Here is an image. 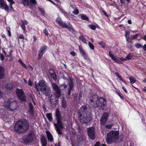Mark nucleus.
I'll return each instance as SVG.
<instances>
[{
  "instance_id": "nucleus-1",
  "label": "nucleus",
  "mask_w": 146,
  "mask_h": 146,
  "mask_svg": "<svg viewBox=\"0 0 146 146\" xmlns=\"http://www.w3.org/2000/svg\"><path fill=\"white\" fill-rule=\"evenodd\" d=\"M88 110L86 105H83L79 110V119L82 123L88 124L92 119V114L88 111Z\"/></svg>"
},
{
  "instance_id": "nucleus-2",
  "label": "nucleus",
  "mask_w": 146,
  "mask_h": 146,
  "mask_svg": "<svg viewBox=\"0 0 146 146\" xmlns=\"http://www.w3.org/2000/svg\"><path fill=\"white\" fill-rule=\"evenodd\" d=\"M29 127V124L27 120L25 119H21L16 122L14 129L17 133H22L27 131Z\"/></svg>"
},
{
  "instance_id": "nucleus-3",
  "label": "nucleus",
  "mask_w": 146,
  "mask_h": 146,
  "mask_svg": "<svg viewBox=\"0 0 146 146\" xmlns=\"http://www.w3.org/2000/svg\"><path fill=\"white\" fill-rule=\"evenodd\" d=\"M90 105L94 108H96L100 106L102 109L104 110L105 108L106 100L105 99L94 95L90 97Z\"/></svg>"
},
{
  "instance_id": "nucleus-4",
  "label": "nucleus",
  "mask_w": 146,
  "mask_h": 146,
  "mask_svg": "<svg viewBox=\"0 0 146 146\" xmlns=\"http://www.w3.org/2000/svg\"><path fill=\"white\" fill-rule=\"evenodd\" d=\"M56 117L57 123H54V125L57 133L60 135L62 134L61 129L64 127V126L62 121V115L58 109H56Z\"/></svg>"
},
{
  "instance_id": "nucleus-5",
  "label": "nucleus",
  "mask_w": 146,
  "mask_h": 146,
  "mask_svg": "<svg viewBox=\"0 0 146 146\" xmlns=\"http://www.w3.org/2000/svg\"><path fill=\"white\" fill-rule=\"evenodd\" d=\"M119 133L118 131H111L107 134L106 139L107 143L111 144L113 142H116L119 139Z\"/></svg>"
},
{
  "instance_id": "nucleus-6",
  "label": "nucleus",
  "mask_w": 146,
  "mask_h": 146,
  "mask_svg": "<svg viewBox=\"0 0 146 146\" xmlns=\"http://www.w3.org/2000/svg\"><path fill=\"white\" fill-rule=\"evenodd\" d=\"M5 105L8 110L12 111L16 109L18 107L17 101L14 98L6 99L5 100Z\"/></svg>"
},
{
  "instance_id": "nucleus-7",
  "label": "nucleus",
  "mask_w": 146,
  "mask_h": 146,
  "mask_svg": "<svg viewBox=\"0 0 146 146\" xmlns=\"http://www.w3.org/2000/svg\"><path fill=\"white\" fill-rule=\"evenodd\" d=\"M52 86L54 92L53 95H51L50 97H49V100L50 102L57 100L56 99L58 98L61 95V90L58 86L54 83H52Z\"/></svg>"
},
{
  "instance_id": "nucleus-8",
  "label": "nucleus",
  "mask_w": 146,
  "mask_h": 146,
  "mask_svg": "<svg viewBox=\"0 0 146 146\" xmlns=\"http://www.w3.org/2000/svg\"><path fill=\"white\" fill-rule=\"evenodd\" d=\"M38 84V86H36V89L37 92L40 95V93L39 89L40 91H41V90L44 89L46 87L49 86L48 84L43 80H41L39 81Z\"/></svg>"
},
{
  "instance_id": "nucleus-9",
  "label": "nucleus",
  "mask_w": 146,
  "mask_h": 146,
  "mask_svg": "<svg viewBox=\"0 0 146 146\" xmlns=\"http://www.w3.org/2000/svg\"><path fill=\"white\" fill-rule=\"evenodd\" d=\"M16 93L17 97L21 102H26V96L23 90L17 88L16 91Z\"/></svg>"
},
{
  "instance_id": "nucleus-10",
  "label": "nucleus",
  "mask_w": 146,
  "mask_h": 146,
  "mask_svg": "<svg viewBox=\"0 0 146 146\" xmlns=\"http://www.w3.org/2000/svg\"><path fill=\"white\" fill-rule=\"evenodd\" d=\"M87 133L88 136L91 139L94 140L95 139L96 132L94 127H91L88 128Z\"/></svg>"
},
{
  "instance_id": "nucleus-11",
  "label": "nucleus",
  "mask_w": 146,
  "mask_h": 146,
  "mask_svg": "<svg viewBox=\"0 0 146 146\" xmlns=\"http://www.w3.org/2000/svg\"><path fill=\"white\" fill-rule=\"evenodd\" d=\"M0 8L7 12H9V8L4 0H0Z\"/></svg>"
},
{
  "instance_id": "nucleus-12",
  "label": "nucleus",
  "mask_w": 146,
  "mask_h": 146,
  "mask_svg": "<svg viewBox=\"0 0 146 146\" xmlns=\"http://www.w3.org/2000/svg\"><path fill=\"white\" fill-rule=\"evenodd\" d=\"M109 116L108 113L106 112L103 114L100 121L101 123L103 125H104L107 121V119Z\"/></svg>"
},
{
  "instance_id": "nucleus-13",
  "label": "nucleus",
  "mask_w": 146,
  "mask_h": 146,
  "mask_svg": "<svg viewBox=\"0 0 146 146\" xmlns=\"http://www.w3.org/2000/svg\"><path fill=\"white\" fill-rule=\"evenodd\" d=\"M42 94L45 95L46 96H48L50 95L51 90L49 86L46 87L44 89L40 91Z\"/></svg>"
},
{
  "instance_id": "nucleus-14",
  "label": "nucleus",
  "mask_w": 146,
  "mask_h": 146,
  "mask_svg": "<svg viewBox=\"0 0 146 146\" xmlns=\"http://www.w3.org/2000/svg\"><path fill=\"white\" fill-rule=\"evenodd\" d=\"M20 3L23 4L25 6H28L30 9H33V5L29 0H21Z\"/></svg>"
},
{
  "instance_id": "nucleus-15",
  "label": "nucleus",
  "mask_w": 146,
  "mask_h": 146,
  "mask_svg": "<svg viewBox=\"0 0 146 146\" xmlns=\"http://www.w3.org/2000/svg\"><path fill=\"white\" fill-rule=\"evenodd\" d=\"M46 46H42L41 48L38 57V59H40L42 57L43 54L46 51Z\"/></svg>"
},
{
  "instance_id": "nucleus-16",
  "label": "nucleus",
  "mask_w": 146,
  "mask_h": 146,
  "mask_svg": "<svg viewBox=\"0 0 146 146\" xmlns=\"http://www.w3.org/2000/svg\"><path fill=\"white\" fill-rule=\"evenodd\" d=\"M130 35V33L128 31H126L125 32V37L127 40V41L128 42L127 43V45L128 48L130 49V50L131 51H133V50L132 49V45L131 43H130L129 44V42L128 41V38H129V36Z\"/></svg>"
},
{
  "instance_id": "nucleus-17",
  "label": "nucleus",
  "mask_w": 146,
  "mask_h": 146,
  "mask_svg": "<svg viewBox=\"0 0 146 146\" xmlns=\"http://www.w3.org/2000/svg\"><path fill=\"white\" fill-rule=\"evenodd\" d=\"M23 139L25 142L29 143L32 141L33 139V137L31 134H29L27 137H23Z\"/></svg>"
},
{
  "instance_id": "nucleus-18",
  "label": "nucleus",
  "mask_w": 146,
  "mask_h": 146,
  "mask_svg": "<svg viewBox=\"0 0 146 146\" xmlns=\"http://www.w3.org/2000/svg\"><path fill=\"white\" fill-rule=\"evenodd\" d=\"M79 50L82 56L85 59H88V56L85 51L84 49H83L82 47L80 46H79Z\"/></svg>"
},
{
  "instance_id": "nucleus-19",
  "label": "nucleus",
  "mask_w": 146,
  "mask_h": 146,
  "mask_svg": "<svg viewBox=\"0 0 146 146\" xmlns=\"http://www.w3.org/2000/svg\"><path fill=\"white\" fill-rule=\"evenodd\" d=\"M68 85L69 86V88H68V95L69 96L70 95V92L74 88L73 85V82L72 80L70 78V79L68 80Z\"/></svg>"
},
{
  "instance_id": "nucleus-20",
  "label": "nucleus",
  "mask_w": 146,
  "mask_h": 146,
  "mask_svg": "<svg viewBox=\"0 0 146 146\" xmlns=\"http://www.w3.org/2000/svg\"><path fill=\"white\" fill-rule=\"evenodd\" d=\"M40 140L42 146H47L46 139L44 135L41 136Z\"/></svg>"
},
{
  "instance_id": "nucleus-21",
  "label": "nucleus",
  "mask_w": 146,
  "mask_h": 146,
  "mask_svg": "<svg viewBox=\"0 0 146 146\" xmlns=\"http://www.w3.org/2000/svg\"><path fill=\"white\" fill-rule=\"evenodd\" d=\"M13 86V84L12 83H5L3 86V87L5 88L7 90H10L12 89Z\"/></svg>"
},
{
  "instance_id": "nucleus-22",
  "label": "nucleus",
  "mask_w": 146,
  "mask_h": 146,
  "mask_svg": "<svg viewBox=\"0 0 146 146\" xmlns=\"http://www.w3.org/2000/svg\"><path fill=\"white\" fill-rule=\"evenodd\" d=\"M46 133L48 140L50 142L53 141V138L52 134L48 131H46Z\"/></svg>"
},
{
  "instance_id": "nucleus-23",
  "label": "nucleus",
  "mask_w": 146,
  "mask_h": 146,
  "mask_svg": "<svg viewBox=\"0 0 146 146\" xmlns=\"http://www.w3.org/2000/svg\"><path fill=\"white\" fill-rule=\"evenodd\" d=\"M5 72L3 68L0 66V79H2L4 77Z\"/></svg>"
},
{
  "instance_id": "nucleus-24",
  "label": "nucleus",
  "mask_w": 146,
  "mask_h": 146,
  "mask_svg": "<svg viewBox=\"0 0 146 146\" xmlns=\"http://www.w3.org/2000/svg\"><path fill=\"white\" fill-rule=\"evenodd\" d=\"M29 112L30 114L33 115V106L32 104L30 103L29 104Z\"/></svg>"
},
{
  "instance_id": "nucleus-25",
  "label": "nucleus",
  "mask_w": 146,
  "mask_h": 146,
  "mask_svg": "<svg viewBox=\"0 0 146 146\" xmlns=\"http://www.w3.org/2000/svg\"><path fill=\"white\" fill-rule=\"evenodd\" d=\"M10 3V10L13 12L14 11V9L13 8L12 5L13 4H15V2L13 0H7Z\"/></svg>"
},
{
  "instance_id": "nucleus-26",
  "label": "nucleus",
  "mask_w": 146,
  "mask_h": 146,
  "mask_svg": "<svg viewBox=\"0 0 146 146\" xmlns=\"http://www.w3.org/2000/svg\"><path fill=\"white\" fill-rule=\"evenodd\" d=\"M46 116L49 121L50 122L52 121L53 119L51 113H47L46 114Z\"/></svg>"
},
{
  "instance_id": "nucleus-27",
  "label": "nucleus",
  "mask_w": 146,
  "mask_h": 146,
  "mask_svg": "<svg viewBox=\"0 0 146 146\" xmlns=\"http://www.w3.org/2000/svg\"><path fill=\"white\" fill-rule=\"evenodd\" d=\"M57 100H54L52 102H50L51 106L52 108H55L57 104Z\"/></svg>"
},
{
  "instance_id": "nucleus-28",
  "label": "nucleus",
  "mask_w": 146,
  "mask_h": 146,
  "mask_svg": "<svg viewBox=\"0 0 146 146\" xmlns=\"http://www.w3.org/2000/svg\"><path fill=\"white\" fill-rule=\"evenodd\" d=\"M59 25L63 28H68V25L63 21Z\"/></svg>"
},
{
  "instance_id": "nucleus-29",
  "label": "nucleus",
  "mask_w": 146,
  "mask_h": 146,
  "mask_svg": "<svg viewBox=\"0 0 146 146\" xmlns=\"http://www.w3.org/2000/svg\"><path fill=\"white\" fill-rule=\"evenodd\" d=\"M79 38L84 43L87 44L86 40L84 36L82 35H81L80 36Z\"/></svg>"
},
{
  "instance_id": "nucleus-30",
  "label": "nucleus",
  "mask_w": 146,
  "mask_h": 146,
  "mask_svg": "<svg viewBox=\"0 0 146 146\" xmlns=\"http://www.w3.org/2000/svg\"><path fill=\"white\" fill-rule=\"evenodd\" d=\"M133 56V54L132 53H129L128 55H127L126 58L127 60H129L131 59Z\"/></svg>"
},
{
  "instance_id": "nucleus-31",
  "label": "nucleus",
  "mask_w": 146,
  "mask_h": 146,
  "mask_svg": "<svg viewBox=\"0 0 146 146\" xmlns=\"http://www.w3.org/2000/svg\"><path fill=\"white\" fill-rule=\"evenodd\" d=\"M81 19L83 20L88 21L89 20L88 17L87 16L84 14H82L81 16Z\"/></svg>"
},
{
  "instance_id": "nucleus-32",
  "label": "nucleus",
  "mask_w": 146,
  "mask_h": 146,
  "mask_svg": "<svg viewBox=\"0 0 146 146\" xmlns=\"http://www.w3.org/2000/svg\"><path fill=\"white\" fill-rule=\"evenodd\" d=\"M78 138L79 141L81 142H83L84 139V136L82 135L81 136H78Z\"/></svg>"
},
{
  "instance_id": "nucleus-33",
  "label": "nucleus",
  "mask_w": 146,
  "mask_h": 146,
  "mask_svg": "<svg viewBox=\"0 0 146 146\" xmlns=\"http://www.w3.org/2000/svg\"><path fill=\"white\" fill-rule=\"evenodd\" d=\"M129 80L131 83L133 84L136 81L135 79L134 78V77H130L129 78Z\"/></svg>"
},
{
  "instance_id": "nucleus-34",
  "label": "nucleus",
  "mask_w": 146,
  "mask_h": 146,
  "mask_svg": "<svg viewBox=\"0 0 146 146\" xmlns=\"http://www.w3.org/2000/svg\"><path fill=\"white\" fill-rule=\"evenodd\" d=\"M43 33L46 35L47 36V37H49L50 36V35L48 33V31L46 29H44Z\"/></svg>"
},
{
  "instance_id": "nucleus-35",
  "label": "nucleus",
  "mask_w": 146,
  "mask_h": 146,
  "mask_svg": "<svg viewBox=\"0 0 146 146\" xmlns=\"http://www.w3.org/2000/svg\"><path fill=\"white\" fill-rule=\"evenodd\" d=\"M115 74L116 76L118 77L119 78V80L120 81L122 82H123L124 83L126 84V82L122 79L121 78V77L119 75L118 73L116 72L115 73Z\"/></svg>"
},
{
  "instance_id": "nucleus-36",
  "label": "nucleus",
  "mask_w": 146,
  "mask_h": 146,
  "mask_svg": "<svg viewBox=\"0 0 146 146\" xmlns=\"http://www.w3.org/2000/svg\"><path fill=\"white\" fill-rule=\"evenodd\" d=\"M62 106L63 108H65L67 106V104L65 101H62Z\"/></svg>"
},
{
  "instance_id": "nucleus-37",
  "label": "nucleus",
  "mask_w": 146,
  "mask_h": 146,
  "mask_svg": "<svg viewBox=\"0 0 146 146\" xmlns=\"http://www.w3.org/2000/svg\"><path fill=\"white\" fill-rule=\"evenodd\" d=\"M56 21L58 23L60 24L62 21V19L60 17H58L56 19Z\"/></svg>"
},
{
  "instance_id": "nucleus-38",
  "label": "nucleus",
  "mask_w": 146,
  "mask_h": 146,
  "mask_svg": "<svg viewBox=\"0 0 146 146\" xmlns=\"http://www.w3.org/2000/svg\"><path fill=\"white\" fill-rule=\"evenodd\" d=\"M88 45L91 49L94 50V45L90 42H88Z\"/></svg>"
},
{
  "instance_id": "nucleus-39",
  "label": "nucleus",
  "mask_w": 146,
  "mask_h": 146,
  "mask_svg": "<svg viewBox=\"0 0 146 146\" xmlns=\"http://www.w3.org/2000/svg\"><path fill=\"white\" fill-rule=\"evenodd\" d=\"M135 47L137 48H140L142 47V45L139 43H136L135 44Z\"/></svg>"
},
{
  "instance_id": "nucleus-40",
  "label": "nucleus",
  "mask_w": 146,
  "mask_h": 146,
  "mask_svg": "<svg viewBox=\"0 0 146 146\" xmlns=\"http://www.w3.org/2000/svg\"><path fill=\"white\" fill-rule=\"evenodd\" d=\"M38 9L39 11L43 15H44L45 14V12L43 9L40 7H38Z\"/></svg>"
},
{
  "instance_id": "nucleus-41",
  "label": "nucleus",
  "mask_w": 146,
  "mask_h": 146,
  "mask_svg": "<svg viewBox=\"0 0 146 146\" xmlns=\"http://www.w3.org/2000/svg\"><path fill=\"white\" fill-rule=\"evenodd\" d=\"M98 43L100 45H101L103 47H104L106 46V44L105 42L103 41L98 42Z\"/></svg>"
},
{
  "instance_id": "nucleus-42",
  "label": "nucleus",
  "mask_w": 146,
  "mask_h": 146,
  "mask_svg": "<svg viewBox=\"0 0 146 146\" xmlns=\"http://www.w3.org/2000/svg\"><path fill=\"white\" fill-rule=\"evenodd\" d=\"M51 77L54 80H56L57 78H56V74H55L54 73L51 75Z\"/></svg>"
},
{
  "instance_id": "nucleus-43",
  "label": "nucleus",
  "mask_w": 146,
  "mask_h": 146,
  "mask_svg": "<svg viewBox=\"0 0 146 146\" xmlns=\"http://www.w3.org/2000/svg\"><path fill=\"white\" fill-rule=\"evenodd\" d=\"M79 11L77 9L74 10L72 12V13L74 14L75 15H77L79 13Z\"/></svg>"
},
{
  "instance_id": "nucleus-44",
  "label": "nucleus",
  "mask_w": 146,
  "mask_h": 146,
  "mask_svg": "<svg viewBox=\"0 0 146 146\" xmlns=\"http://www.w3.org/2000/svg\"><path fill=\"white\" fill-rule=\"evenodd\" d=\"M123 139V135H120L119 138V139L117 140L118 141V142H120L121 141H122Z\"/></svg>"
},
{
  "instance_id": "nucleus-45",
  "label": "nucleus",
  "mask_w": 146,
  "mask_h": 146,
  "mask_svg": "<svg viewBox=\"0 0 146 146\" xmlns=\"http://www.w3.org/2000/svg\"><path fill=\"white\" fill-rule=\"evenodd\" d=\"M21 21L22 23V24L24 25H27L28 23L27 21L25 20H21Z\"/></svg>"
},
{
  "instance_id": "nucleus-46",
  "label": "nucleus",
  "mask_w": 146,
  "mask_h": 146,
  "mask_svg": "<svg viewBox=\"0 0 146 146\" xmlns=\"http://www.w3.org/2000/svg\"><path fill=\"white\" fill-rule=\"evenodd\" d=\"M30 2L33 5V4H36V1L35 0H30Z\"/></svg>"
},
{
  "instance_id": "nucleus-47",
  "label": "nucleus",
  "mask_w": 146,
  "mask_h": 146,
  "mask_svg": "<svg viewBox=\"0 0 146 146\" xmlns=\"http://www.w3.org/2000/svg\"><path fill=\"white\" fill-rule=\"evenodd\" d=\"M90 27L93 30H95L96 29L95 26L94 25H90Z\"/></svg>"
},
{
  "instance_id": "nucleus-48",
  "label": "nucleus",
  "mask_w": 146,
  "mask_h": 146,
  "mask_svg": "<svg viewBox=\"0 0 146 146\" xmlns=\"http://www.w3.org/2000/svg\"><path fill=\"white\" fill-rule=\"evenodd\" d=\"M21 27L22 29L24 31H25L26 30V27L25 26V25H24L22 24V25H21Z\"/></svg>"
},
{
  "instance_id": "nucleus-49",
  "label": "nucleus",
  "mask_w": 146,
  "mask_h": 146,
  "mask_svg": "<svg viewBox=\"0 0 146 146\" xmlns=\"http://www.w3.org/2000/svg\"><path fill=\"white\" fill-rule=\"evenodd\" d=\"M112 126V125H108L106 126L105 127L108 129H110Z\"/></svg>"
},
{
  "instance_id": "nucleus-50",
  "label": "nucleus",
  "mask_w": 146,
  "mask_h": 146,
  "mask_svg": "<svg viewBox=\"0 0 146 146\" xmlns=\"http://www.w3.org/2000/svg\"><path fill=\"white\" fill-rule=\"evenodd\" d=\"M49 72L51 75L54 74V71L53 70L51 69L49 70Z\"/></svg>"
},
{
  "instance_id": "nucleus-51",
  "label": "nucleus",
  "mask_w": 146,
  "mask_h": 146,
  "mask_svg": "<svg viewBox=\"0 0 146 146\" xmlns=\"http://www.w3.org/2000/svg\"><path fill=\"white\" fill-rule=\"evenodd\" d=\"M113 60L116 62L117 61V59L115 57L114 55L112 56H111L110 57Z\"/></svg>"
},
{
  "instance_id": "nucleus-52",
  "label": "nucleus",
  "mask_w": 146,
  "mask_h": 146,
  "mask_svg": "<svg viewBox=\"0 0 146 146\" xmlns=\"http://www.w3.org/2000/svg\"><path fill=\"white\" fill-rule=\"evenodd\" d=\"M28 83L29 86H32V83L29 79L28 81Z\"/></svg>"
},
{
  "instance_id": "nucleus-53",
  "label": "nucleus",
  "mask_w": 146,
  "mask_h": 146,
  "mask_svg": "<svg viewBox=\"0 0 146 146\" xmlns=\"http://www.w3.org/2000/svg\"><path fill=\"white\" fill-rule=\"evenodd\" d=\"M0 58L1 60H4V56L3 55L1 54L0 55Z\"/></svg>"
},
{
  "instance_id": "nucleus-54",
  "label": "nucleus",
  "mask_w": 146,
  "mask_h": 146,
  "mask_svg": "<svg viewBox=\"0 0 146 146\" xmlns=\"http://www.w3.org/2000/svg\"><path fill=\"white\" fill-rule=\"evenodd\" d=\"M138 35V34H136L133 37H132V38L133 39H136L137 38V36Z\"/></svg>"
},
{
  "instance_id": "nucleus-55",
  "label": "nucleus",
  "mask_w": 146,
  "mask_h": 146,
  "mask_svg": "<svg viewBox=\"0 0 146 146\" xmlns=\"http://www.w3.org/2000/svg\"><path fill=\"white\" fill-rule=\"evenodd\" d=\"M113 55H114L112 51H110L109 52V55L110 56V57L111 56Z\"/></svg>"
},
{
  "instance_id": "nucleus-56",
  "label": "nucleus",
  "mask_w": 146,
  "mask_h": 146,
  "mask_svg": "<svg viewBox=\"0 0 146 146\" xmlns=\"http://www.w3.org/2000/svg\"><path fill=\"white\" fill-rule=\"evenodd\" d=\"M61 12L62 13H64V15L66 17L68 16V14L67 12H64L62 10H61Z\"/></svg>"
},
{
  "instance_id": "nucleus-57",
  "label": "nucleus",
  "mask_w": 146,
  "mask_h": 146,
  "mask_svg": "<svg viewBox=\"0 0 146 146\" xmlns=\"http://www.w3.org/2000/svg\"><path fill=\"white\" fill-rule=\"evenodd\" d=\"M94 146H101L99 142H96Z\"/></svg>"
},
{
  "instance_id": "nucleus-58",
  "label": "nucleus",
  "mask_w": 146,
  "mask_h": 146,
  "mask_svg": "<svg viewBox=\"0 0 146 146\" xmlns=\"http://www.w3.org/2000/svg\"><path fill=\"white\" fill-rule=\"evenodd\" d=\"M119 59H120V60H121V61H125L127 60L126 58H124L123 57L119 58Z\"/></svg>"
},
{
  "instance_id": "nucleus-59",
  "label": "nucleus",
  "mask_w": 146,
  "mask_h": 146,
  "mask_svg": "<svg viewBox=\"0 0 146 146\" xmlns=\"http://www.w3.org/2000/svg\"><path fill=\"white\" fill-rule=\"evenodd\" d=\"M70 54L72 55L73 56H75L76 55L75 52H72L70 53Z\"/></svg>"
},
{
  "instance_id": "nucleus-60",
  "label": "nucleus",
  "mask_w": 146,
  "mask_h": 146,
  "mask_svg": "<svg viewBox=\"0 0 146 146\" xmlns=\"http://www.w3.org/2000/svg\"><path fill=\"white\" fill-rule=\"evenodd\" d=\"M19 38L20 39H24V36L23 35L21 34Z\"/></svg>"
},
{
  "instance_id": "nucleus-61",
  "label": "nucleus",
  "mask_w": 146,
  "mask_h": 146,
  "mask_svg": "<svg viewBox=\"0 0 146 146\" xmlns=\"http://www.w3.org/2000/svg\"><path fill=\"white\" fill-rule=\"evenodd\" d=\"M82 97V94H79V97H78L79 100H81V99Z\"/></svg>"
},
{
  "instance_id": "nucleus-62",
  "label": "nucleus",
  "mask_w": 146,
  "mask_h": 146,
  "mask_svg": "<svg viewBox=\"0 0 146 146\" xmlns=\"http://www.w3.org/2000/svg\"><path fill=\"white\" fill-rule=\"evenodd\" d=\"M143 48L145 51H146V44H145L143 46Z\"/></svg>"
},
{
  "instance_id": "nucleus-63",
  "label": "nucleus",
  "mask_w": 146,
  "mask_h": 146,
  "mask_svg": "<svg viewBox=\"0 0 146 146\" xmlns=\"http://www.w3.org/2000/svg\"><path fill=\"white\" fill-rule=\"evenodd\" d=\"M123 89V90L124 91V92L127 93V90H126V89L124 88V87H123L122 88Z\"/></svg>"
},
{
  "instance_id": "nucleus-64",
  "label": "nucleus",
  "mask_w": 146,
  "mask_h": 146,
  "mask_svg": "<svg viewBox=\"0 0 146 146\" xmlns=\"http://www.w3.org/2000/svg\"><path fill=\"white\" fill-rule=\"evenodd\" d=\"M120 2L122 4H123L125 3V0H120Z\"/></svg>"
}]
</instances>
